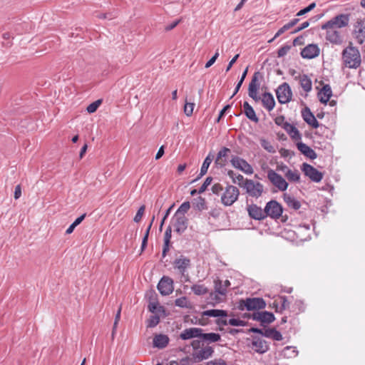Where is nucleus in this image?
Masks as SVG:
<instances>
[{"label": "nucleus", "instance_id": "obj_40", "mask_svg": "<svg viewBox=\"0 0 365 365\" xmlns=\"http://www.w3.org/2000/svg\"><path fill=\"white\" fill-rule=\"evenodd\" d=\"M190 208V204L188 201L184 202L181 204V205L178 207L175 215L176 217L178 216H185V213L187 212L189 209Z\"/></svg>", "mask_w": 365, "mask_h": 365}, {"label": "nucleus", "instance_id": "obj_51", "mask_svg": "<svg viewBox=\"0 0 365 365\" xmlns=\"http://www.w3.org/2000/svg\"><path fill=\"white\" fill-rule=\"evenodd\" d=\"M101 103V100H98V101H96L93 102L92 103H91L87 107V108H86L87 111L89 113H94L98 109V108L99 107Z\"/></svg>", "mask_w": 365, "mask_h": 365}, {"label": "nucleus", "instance_id": "obj_63", "mask_svg": "<svg viewBox=\"0 0 365 365\" xmlns=\"http://www.w3.org/2000/svg\"><path fill=\"white\" fill-rule=\"evenodd\" d=\"M206 365H227L226 362L224 360H212L210 361L207 363Z\"/></svg>", "mask_w": 365, "mask_h": 365}, {"label": "nucleus", "instance_id": "obj_44", "mask_svg": "<svg viewBox=\"0 0 365 365\" xmlns=\"http://www.w3.org/2000/svg\"><path fill=\"white\" fill-rule=\"evenodd\" d=\"M247 71H248V68L247 67L246 69L242 73V76H241L240 81L237 83L235 89V91H234L233 94L232 95L231 98L235 96L237 93V92L239 91L240 87L242 86V83H243V82H244V81H245V79L246 78V76L247 74Z\"/></svg>", "mask_w": 365, "mask_h": 365}, {"label": "nucleus", "instance_id": "obj_24", "mask_svg": "<svg viewBox=\"0 0 365 365\" xmlns=\"http://www.w3.org/2000/svg\"><path fill=\"white\" fill-rule=\"evenodd\" d=\"M302 115L304 120L309 125L313 126L314 128H317L319 126V123L316 117L312 114L309 108L306 107L302 110Z\"/></svg>", "mask_w": 365, "mask_h": 365}, {"label": "nucleus", "instance_id": "obj_54", "mask_svg": "<svg viewBox=\"0 0 365 365\" xmlns=\"http://www.w3.org/2000/svg\"><path fill=\"white\" fill-rule=\"evenodd\" d=\"M212 180V178L211 177H207L199 188L198 193L204 192L207 190V187L211 184Z\"/></svg>", "mask_w": 365, "mask_h": 365}, {"label": "nucleus", "instance_id": "obj_7", "mask_svg": "<svg viewBox=\"0 0 365 365\" xmlns=\"http://www.w3.org/2000/svg\"><path fill=\"white\" fill-rule=\"evenodd\" d=\"M283 212L282 205L276 200L268 202L264 207V213L266 217L269 216L272 219H278L280 217Z\"/></svg>", "mask_w": 365, "mask_h": 365}, {"label": "nucleus", "instance_id": "obj_11", "mask_svg": "<svg viewBox=\"0 0 365 365\" xmlns=\"http://www.w3.org/2000/svg\"><path fill=\"white\" fill-rule=\"evenodd\" d=\"M353 34L356 41L362 44L365 41V21L361 19H358L354 25Z\"/></svg>", "mask_w": 365, "mask_h": 365}, {"label": "nucleus", "instance_id": "obj_20", "mask_svg": "<svg viewBox=\"0 0 365 365\" xmlns=\"http://www.w3.org/2000/svg\"><path fill=\"white\" fill-rule=\"evenodd\" d=\"M302 170L304 174L309 177L312 181L319 182V171H318L313 166L304 163L302 165Z\"/></svg>", "mask_w": 365, "mask_h": 365}, {"label": "nucleus", "instance_id": "obj_26", "mask_svg": "<svg viewBox=\"0 0 365 365\" xmlns=\"http://www.w3.org/2000/svg\"><path fill=\"white\" fill-rule=\"evenodd\" d=\"M297 147L298 150L306 157L310 159L317 158V155L316 153L305 143H303L302 142L297 143Z\"/></svg>", "mask_w": 365, "mask_h": 365}, {"label": "nucleus", "instance_id": "obj_41", "mask_svg": "<svg viewBox=\"0 0 365 365\" xmlns=\"http://www.w3.org/2000/svg\"><path fill=\"white\" fill-rule=\"evenodd\" d=\"M215 291L221 296H225L227 294L226 287H224L222 282L220 279H216L214 282Z\"/></svg>", "mask_w": 365, "mask_h": 365}, {"label": "nucleus", "instance_id": "obj_19", "mask_svg": "<svg viewBox=\"0 0 365 365\" xmlns=\"http://www.w3.org/2000/svg\"><path fill=\"white\" fill-rule=\"evenodd\" d=\"M174 267L177 269L182 275H184L187 269L190 266V259L183 255H180L178 258L175 259L174 262Z\"/></svg>", "mask_w": 365, "mask_h": 365}, {"label": "nucleus", "instance_id": "obj_21", "mask_svg": "<svg viewBox=\"0 0 365 365\" xmlns=\"http://www.w3.org/2000/svg\"><path fill=\"white\" fill-rule=\"evenodd\" d=\"M247 212L250 217L255 220H260L266 217L264 209L262 210L255 204L250 205L247 206Z\"/></svg>", "mask_w": 365, "mask_h": 365}, {"label": "nucleus", "instance_id": "obj_46", "mask_svg": "<svg viewBox=\"0 0 365 365\" xmlns=\"http://www.w3.org/2000/svg\"><path fill=\"white\" fill-rule=\"evenodd\" d=\"M175 306L181 308H187L189 307L188 300L185 297L176 299L175 301Z\"/></svg>", "mask_w": 365, "mask_h": 365}, {"label": "nucleus", "instance_id": "obj_49", "mask_svg": "<svg viewBox=\"0 0 365 365\" xmlns=\"http://www.w3.org/2000/svg\"><path fill=\"white\" fill-rule=\"evenodd\" d=\"M160 322V317L157 315L151 316L148 320V327H155Z\"/></svg>", "mask_w": 365, "mask_h": 365}, {"label": "nucleus", "instance_id": "obj_39", "mask_svg": "<svg viewBox=\"0 0 365 365\" xmlns=\"http://www.w3.org/2000/svg\"><path fill=\"white\" fill-rule=\"evenodd\" d=\"M300 85L306 92H309L312 89V81L306 75H303L300 78Z\"/></svg>", "mask_w": 365, "mask_h": 365}, {"label": "nucleus", "instance_id": "obj_4", "mask_svg": "<svg viewBox=\"0 0 365 365\" xmlns=\"http://www.w3.org/2000/svg\"><path fill=\"white\" fill-rule=\"evenodd\" d=\"M242 187L245 189L250 196L255 198L259 197L264 191V186L262 183L250 179H245Z\"/></svg>", "mask_w": 365, "mask_h": 365}, {"label": "nucleus", "instance_id": "obj_18", "mask_svg": "<svg viewBox=\"0 0 365 365\" xmlns=\"http://www.w3.org/2000/svg\"><path fill=\"white\" fill-rule=\"evenodd\" d=\"M252 319L253 320L260 322L262 324H269L274 321L275 317L274 315L269 312L264 311V312H254L252 316Z\"/></svg>", "mask_w": 365, "mask_h": 365}, {"label": "nucleus", "instance_id": "obj_37", "mask_svg": "<svg viewBox=\"0 0 365 365\" xmlns=\"http://www.w3.org/2000/svg\"><path fill=\"white\" fill-rule=\"evenodd\" d=\"M191 290L195 294L201 296L208 292V289L204 284H196L191 287Z\"/></svg>", "mask_w": 365, "mask_h": 365}, {"label": "nucleus", "instance_id": "obj_57", "mask_svg": "<svg viewBox=\"0 0 365 365\" xmlns=\"http://www.w3.org/2000/svg\"><path fill=\"white\" fill-rule=\"evenodd\" d=\"M229 324L232 326H245V322L239 319H230L228 321Z\"/></svg>", "mask_w": 365, "mask_h": 365}, {"label": "nucleus", "instance_id": "obj_15", "mask_svg": "<svg viewBox=\"0 0 365 365\" xmlns=\"http://www.w3.org/2000/svg\"><path fill=\"white\" fill-rule=\"evenodd\" d=\"M214 353V349L207 345L200 350L196 351L192 354V357L195 362H200L203 360L210 358Z\"/></svg>", "mask_w": 365, "mask_h": 365}, {"label": "nucleus", "instance_id": "obj_45", "mask_svg": "<svg viewBox=\"0 0 365 365\" xmlns=\"http://www.w3.org/2000/svg\"><path fill=\"white\" fill-rule=\"evenodd\" d=\"M195 207L200 210H204L207 209L206 202L204 198L202 197H199L196 199V202L195 204Z\"/></svg>", "mask_w": 365, "mask_h": 365}, {"label": "nucleus", "instance_id": "obj_60", "mask_svg": "<svg viewBox=\"0 0 365 365\" xmlns=\"http://www.w3.org/2000/svg\"><path fill=\"white\" fill-rule=\"evenodd\" d=\"M218 56H219V53L217 51L215 52V55L206 63L205 67L206 68H210L212 65H213L215 63V62L216 61V60L218 58Z\"/></svg>", "mask_w": 365, "mask_h": 365}, {"label": "nucleus", "instance_id": "obj_31", "mask_svg": "<svg viewBox=\"0 0 365 365\" xmlns=\"http://www.w3.org/2000/svg\"><path fill=\"white\" fill-rule=\"evenodd\" d=\"M294 140L301 139V135L297 128L289 123H286L283 128Z\"/></svg>", "mask_w": 365, "mask_h": 365}, {"label": "nucleus", "instance_id": "obj_55", "mask_svg": "<svg viewBox=\"0 0 365 365\" xmlns=\"http://www.w3.org/2000/svg\"><path fill=\"white\" fill-rule=\"evenodd\" d=\"M145 205H142L139 207V209L137 211V213L135 214V216L134 217V219H133V220L135 222H139L141 220L142 217L145 212Z\"/></svg>", "mask_w": 365, "mask_h": 365}, {"label": "nucleus", "instance_id": "obj_29", "mask_svg": "<svg viewBox=\"0 0 365 365\" xmlns=\"http://www.w3.org/2000/svg\"><path fill=\"white\" fill-rule=\"evenodd\" d=\"M244 113L246 117L250 120L258 123L259 118L257 117L255 111L253 108L247 102L245 101L243 103Z\"/></svg>", "mask_w": 365, "mask_h": 365}, {"label": "nucleus", "instance_id": "obj_53", "mask_svg": "<svg viewBox=\"0 0 365 365\" xmlns=\"http://www.w3.org/2000/svg\"><path fill=\"white\" fill-rule=\"evenodd\" d=\"M290 26L288 25V24H284L282 28H280L277 32L275 34L274 36L269 41V43L272 42L276 38L281 36L282 34H284L286 31L289 30Z\"/></svg>", "mask_w": 365, "mask_h": 365}, {"label": "nucleus", "instance_id": "obj_36", "mask_svg": "<svg viewBox=\"0 0 365 365\" xmlns=\"http://www.w3.org/2000/svg\"><path fill=\"white\" fill-rule=\"evenodd\" d=\"M227 175L232 178V182L236 184L237 183L239 186L242 187L243 182L245 180L243 175L240 174H236L233 170H228Z\"/></svg>", "mask_w": 365, "mask_h": 365}, {"label": "nucleus", "instance_id": "obj_43", "mask_svg": "<svg viewBox=\"0 0 365 365\" xmlns=\"http://www.w3.org/2000/svg\"><path fill=\"white\" fill-rule=\"evenodd\" d=\"M261 146L267 152L270 153H274L276 152L275 148L272 145V143L265 139L260 140Z\"/></svg>", "mask_w": 365, "mask_h": 365}, {"label": "nucleus", "instance_id": "obj_22", "mask_svg": "<svg viewBox=\"0 0 365 365\" xmlns=\"http://www.w3.org/2000/svg\"><path fill=\"white\" fill-rule=\"evenodd\" d=\"M319 48L317 44H309L301 51V56L304 58L312 59L318 56Z\"/></svg>", "mask_w": 365, "mask_h": 365}, {"label": "nucleus", "instance_id": "obj_47", "mask_svg": "<svg viewBox=\"0 0 365 365\" xmlns=\"http://www.w3.org/2000/svg\"><path fill=\"white\" fill-rule=\"evenodd\" d=\"M148 309L152 313L160 312L164 310L163 307L160 306L158 302H150L148 304Z\"/></svg>", "mask_w": 365, "mask_h": 365}, {"label": "nucleus", "instance_id": "obj_9", "mask_svg": "<svg viewBox=\"0 0 365 365\" xmlns=\"http://www.w3.org/2000/svg\"><path fill=\"white\" fill-rule=\"evenodd\" d=\"M276 95L279 103L284 104L292 99V91L288 83H283L276 90Z\"/></svg>", "mask_w": 365, "mask_h": 365}, {"label": "nucleus", "instance_id": "obj_3", "mask_svg": "<svg viewBox=\"0 0 365 365\" xmlns=\"http://www.w3.org/2000/svg\"><path fill=\"white\" fill-rule=\"evenodd\" d=\"M239 195L240 190L237 187L227 185L221 196V202L225 206H231L237 200Z\"/></svg>", "mask_w": 365, "mask_h": 365}, {"label": "nucleus", "instance_id": "obj_59", "mask_svg": "<svg viewBox=\"0 0 365 365\" xmlns=\"http://www.w3.org/2000/svg\"><path fill=\"white\" fill-rule=\"evenodd\" d=\"M274 122L277 125L281 126L282 128H284L285 123H287L285 121V118L283 115L277 116L274 119Z\"/></svg>", "mask_w": 365, "mask_h": 365}, {"label": "nucleus", "instance_id": "obj_34", "mask_svg": "<svg viewBox=\"0 0 365 365\" xmlns=\"http://www.w3.org/2000/svg\"><path fill=\"white\" fill-rule=\"evenodd\" d=\"M279 304L280 306H279L276 302H274V306L276 307V312H282L283 310L289 308V302L288 301L287 297L285 296H281L279 297Z\"/></svg>", "mask_w": 365, "mask_h": 365}, {"label": "nucleus", "instance_id": "obj_13", "mask_svg": "<svg viewBox=\"0 0 365 365\" xmlns=\"http://www.w3.org/2000/svg\"><path fill=\"white\" fill-rule=\"evenodd\" d=\"M322 29H327L326 38L334 44H340L342 42V37L340 32L331 26H326V24L322 26Z\"/></svg>", "mask_w": 365, "mask_h": 365}, {"label": "nucleus", "instance_id": "obj_27", "mask_svg": "<svg viewBox=\"0 0 365 365\" xmlns=\"http://www.w3.org/2000/svg\"><path fill=\"white\" fill-rule=\"evenodd\" d=\"M169 343V338L165 334H157L153 338V346L158 349H164Z\"/></svg>", "mask_w": 365, "mask_h": 365}, {"label": "nucleus", "instance_id": "obj_25", "mask_svg": "<svg viewBox=\"0 0 365 365\" xmlns=\"http://www.w3.org/2000/svg\"><path fill=\"white\" fill-rule=\"evenodd\" d=\"M200 338L202 339V343H207V344L211 343H215L221 340V335L217 333H203L201 331Z\"/></svg>", "mask_w": 365, "mask_h": 365}, {"label": "nucleus", "instance_id": "obj_33", "mask_svg": "<svg viewBox=\"0 0 365 365\" xmlns=\"http://www.w3.org/2000/svg\"><path fill=\"white\" fill-rule=\"evenodd\" d=\"M230 153V149L223 147L217 155V158L215 160L216 164H220L221 166H224L227 162L226 159L222 160L223 158H226L227 154Z\"/></svg>", "mask_w": 365, "mask_h": 365}, {"label": "nucleus", "instance_id": "obj_50", "mask_svg": "<svg viewBox=\"0 0 365 365\" xmlns=\"http://www.w3.org/2000/svg\"><path fill=\"white\" fill-rule=\"evenodd\" d=\"M120 312H121V307H120L118 310L117 311L115 316V320L113 323V327L112 331V336L113 337L116 331L117 326L118 324V322L120 319Z\"/></svg>", "mask_w": 365, "mask_h": 365}, {"label": "nucleus", "instance_id": "obj_58", "mask_svg": "<svg viewBox=\"0 0 365 365\" xmlns=\"http://www.w3.org/2000/svg\"><path fill=\"white\" fill-rule=\"evenodd\" d=\"M171 237H172V228L170 226H168L165 232L164 242H170Z\"/></svg>", "mask_w": 365, "mask_h": 365}, {"label": "nucleus", "instance_id": "obj_1", "mask_svg": "<svg viewBox=\"0 0 365 365\" xmlns=\"http://www.w3.org/2000/svg\"><path fill=\"white\" fill-rule=\"evenodd\" d=\"M262 78V75L259 71L255 72L248 87V95L255 101H262L263 106L271 111L275 106V101L273 96L270 93H264L262 97L257 96V91L260 86L259 79Z\"/></svg>", "mask_w": 365, "mask_h": 365}, {"label": "nucleus", "instance_id": "obj_30", "mask_svg": "<svg viewBox=\"0 0 365 365\" xmlns=\"http://www.w3.org/2000/svg\"><path fill=\"white\" fill-rule=\"evenodd\" d=\"M263 336L275 341H281L283 339L282 334L274 328L264 329Z\"/></svg>", "mask_w": 365, "mask_h": 365}, {"label": "nucleus", "instance_id": "obj_2", "mask_svg": "<svg viewBox=\"0 0 365 365\" xmlns=\"http://www.w3.org/2000/svg\"><path fill=\"white\" fill-rule=\"evenodd\" d=\"M341 59L343 64L349 68H357L361 63L360 51L351 42L343 50Z\"/></svg>", "mask_w": 365, "mask_h": 365}, {"label": "nucleus", "instance_id": "obj_6", "mask_svg": "<svg viewBox=\"0 0 365 365\" xmlns=\"http://www.w3.org/2000/svg\"><path fill=\"white\" fill-rule=\"evenodd\" d=\"M267 178L280 191H285L288 187V183L285 179L272 169L267 170Z\"/></svg>", "mask_w": 365, "mask_h": 365}, {"label": "nucleus", "instance_id": "obj_32", "mask_svg": "<svg viewBox=\"0 0 365 365\" xmlns=\"http://www.w3.org/2000/svg\"><path fill=\"white\" fill-rule=\"evenodd\" d=\"M202 316L209 317H226L227 312L222 309H209L202 312Z\"/></svg>", "mask_w": 365, "mask_h": 365}, {"label": "nucleus", "instance_id": "obj_5", "mask_svg": "<svg viewBox=\"0 0 365 365\" xmlns=\"http://www.w3.org/2000/svg\"><path fill=\"white\" fill-rule=\"evenodd\" d=\"M266 307L265 301L262 298H247L240 302V309L245 308L248 311L262 309Z\"/></svg>", "mask_w": 365, "mask_h": 365}, {"label": "nucleus", "instance_id": "obj_28", "mask_svg": "<svg viewBox=\"0 0 365 365\" xmlns=\"http://www.w3.org/2000/svg\"><path fill=\"white\" fill-rule=\"evenodd\" d=\"M283 198L287 205L294 209V210H297L301 207V203L299 200H297L294 197L284 193L283 195Z\"/></svg>", "mask_w": 365, "mask_h": 365}, {"label": "nucleus", "instance_id": "obj_17", "mask_svg": "<svg viewBox=\"0 0 365 365\" xmlns=\"http://www.w3.org/2000/svg\"><path fill=\"white\" fill-rule=\"evenodd\" d=\"M173 223L175 232L179 235L182 234L187 229L188 225V220L185 216H178L174 215L173 217Z\"/></svg>", "mask_w": 365, "mask_h": 365}, {"label": "nucleus", "instance_id": "obj_14", "mask_svg": "<svg viewBox=\"0 0 365 365\" xmlns=\"http://www.w3.org/2000/svg\"><path fill=\"white\" fill-rule=\"evenodd\" d=\"M349 21V15L347 14H340L330 21H329L326 24V26H331L334 29H341L345 27L348 25Z\"/></svg>", "mask_w": 365, "mask_h": 365}, {"label": "nucleus", "instance_id": "obj_35", "mask_svg": "<svg viewBox=\"0 0 365 365\" xmlns=\"http://www.w3.org/2000/svg\"><path fill=\"white\" fill-rule=\"evenodd\" d=\"M212 161V158L210 157V155H208L205 159L204 160V162L202 165V167L200 168V173L197 176V178L195 180H197L200 178H202L204 175H205L207 172L208 168L210 165L211 164Z\"/></svg>", "mask_w": 365, "mask_h": 365}, {"label": "nucleus", "instance_id": "obj_62", "mask_svg": "<svg viewBox=\"0 0 365 365\" xmlns=\"http://www.w3.org/2000/svg\"><path fill=\"white\" fill-rule=\"evenodd\" d=\"M223 190V187L222 185L220 183H216L212 185V191L214 194L218 195L222 190Z\"/></svg>", "mask_w": 365, "mask_h": 365}, {"label": "nucleus", "instance_id": "obj_10", "mask_svg": "<svg viewBox=\"0 0 365 365\" xmlns=\"http://www.w3.org/2000/svg\"><path fill=\"white\" fill-rule=\"evenodd\" d=\"M321 103L327 106V102H329V105L331 107L334 108L336 104V101L334 99H330L333 96L330 86L328 84L324 85L321 81Z\"/></svg>", "mask_w": 365, "mask_h": 365}, {"label": "nucleus", "instance_id": "obj_52", "mask_svg": "<svg viewBox=\"0 0 365 365\" xmlns=\"http://www.w3.org/2000/svg\"><path fill=\"white\" fill-rule=\"evenodd\" d=\"M219 295H220V294L217 293L215 291L214 292H211L210 294L209 299L211 300V303L213 305L222 302V299Z\"/></svg>", "mask_w": 365, "mask_h": 365}, {"label": "nucleus", "instance_id": "obj_42", "mask_svg": "<svg viewBox=\"0 0 365 365\" xmlns=\"http://www.w3.org/2000/svg\"><path fill=\"white\" fill-rule=\"evenodd\" d=\"M284 356L292 358L295 357L298 354V351L296 349V347L293 346H286L282 351Z\"/></svg>", "mask_w": 365, "mask_h": 365}, {"label": "nucleus", "instance_id": "obj_48", "mask_svg": "<svg viewBox=\"0 0 365 365\" xmlns=\"http://www.w3.org/2000/svg\"><path fill=\"white\" fill-rule=\"evenodd\" d=\"M195 107L194 103L187 102L185 101V103L184 106V113L187 116H191L193 113V109Z\"/></svg>", "mask_w": 365, "mask_h": 365}, {"label": "nucleus", "instance_id": "obj_61", "mask_svg": "<svg viewBox=\"0 0 365 365\" xmlns=\"http://www.w3.org/2000/svg\"><path fill=\"white\" fill-rule=\"evenodd\" d=\"M309 21H306L304 22H303L299 26H298L297 28H296L292 32V34H296L306 28H307L309 26Z\"/></svg>", "mask_w": 365, "mask_h": 365}, {"label": "nucleus", "instance_id": "obj_12", "mask_svg": "<svg viewBox=\"0 0 365 365\" xmlns=\"http://www.w3.org/2000/svg\"><path fill=\"white\" fill-rule=\"evenodd\" d=\"M158 289L163 296H167L173 292V280L169 277H163L158 284Z\"/></svg>", "mask_w": 365, "mask_h": 365}, {"label": "nucleus", "instance_id": "obj_8", "mask_svg": "<svg viewBox=\"0 0 365 365\" xmlns=\"http://www.w3.org/2000/svg\"><path fill=\"white\" fill-rule=\"evenodd\" d=\"M231 165L236 169L241 170L247 175H252L254 173L252 167L243 158L232 155L230 160Z\"/></svg>", "mask_w": 365, "mask_h": 365}, {"label": "nucleus", "instance_id": "obj_56", "mask_svg": "<svg viewBox=\"0 0 365 365\" xmlns=\"http://www.w3.org/2000/svg\"><path fill=\"white\" fill-rule=\"evenodd\" d=\"M290 48H291V46H289V45L283 46L278 50L277 56L279 58L284 56L288 53V51L290 50Z\"/></svg>", "mask_w": 365, "mask_h": 365}, {"label": "nucleus", "instance_id": "obj_23", "mask_svg": "<svg viewBox=\"0 0 365 365\" xmlns=\"http://www.w3.org/2000/svg\"><path fill=\"white\" fill-rule=\"evenodd\" d=\"M202 331V329L197 327L185 329L180 333V338L182 340H187L195 337L200 338Z\"/></svg>", "mask_w": 365, "mask_h": 365}, {"label": "nucleus", "instance_id": "obj_16", "mask_svg": "<svg viewBox=\"0 0 365 365\" xmlns=\"http://www.w3.org/2000/svg\"><path fill=\"white\" fill-rule=\"evenodd\" d=\"M250 347L255 352L264 354L269 349V345L265 340L262 338L254 336Z\"/></svg>", "mask_w": 365, "mask_h": 365}, {"label": "nucleus", "instance_id": "obj_38", "mask_svg": "<svg viewBox=\"0 0 365 365\" xmlns=\"http://www.w3.org/2000/svg\"><path fill=\"white\" fill-rule=\"evenodd\" d=\"M286 178L290 182H299L300 179V175L298 170H287V173L284 175Z\"/></svg>", "mask_w": 365, "mask_h": 365}, {"label": "nucleus", "instance_id": "obj_64", "mask_svg": "<svg viewBox=\"0 0 365 365\" xmlns=\"http://www.w3.org/2000/svg\"><path fill=\"white\" fill-rule=\"evenodd\" d=\"M240 55L239 54H236L232 58V60L229 62L227 68H226V72H228L232 66H233V64L236 62V61L238 59Z\"/></svg>", "mask_w": 365, "mask_h": 365}]
</instances>
